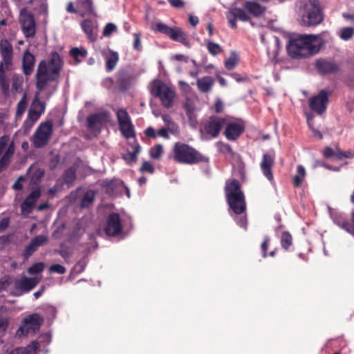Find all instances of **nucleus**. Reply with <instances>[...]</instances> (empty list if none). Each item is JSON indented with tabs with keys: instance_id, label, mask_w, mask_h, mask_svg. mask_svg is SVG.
<instances>
[{
	"instance_id": "4",
	"label": "nucleus",
	"mask_w": 354,
	"mask_h": 354,
	"mask_svg": "<svg viewBox=\"0 0 354 354\" xmlns=\"http://www.w3.org/2000/svg\"><path fill=\"white\" fill-rule=\"evenodd\" d=\"M265 12V8L254 1H245L242 8L232 7L226 13L229 26L236 28V19L246 21L250 19V15L258 17Z\"/></svg>"
},
{
	"instance_id": "46",
	"label": "nucleus",
	"mask_w": 354,
	"mask_h": 354,
	"mask_svg": "<svg viewBox=\"0 0 354 354\" xmlns=\"http://www.w3.org/2000/svg\"><path fill=\"white\" fill-rule=\"evenodd\" d=\"M45 265L44 263L39 262L34 263L28 269L30 274H35L42 272L44 269Z\"/></svg>"
},
{
	"instance_id": "43",
	"label": "nucleus",
	"mask_w": 354,
	"mask_h": 354,
	"mask_svg": "<svg viewBox=\"0 0 354 354\" xmlns=\"http://www.w3.org/2000/svg\"><path fill=\"white\" fill-rule=\"evenodd\" d=\"M282 248L287 250L292 245V236L288 232H283L281 238Z\"/></svg>"
},
{
	"instance_id": "51",
	"label": "nucleus",
	"mask_w": 354,
	"mask_h": 354,
	"mask_svg": "<svg viewBox=\"0 0 354 354\" xmlns=\"http://www.w3.org/2000/svg\"><path fill=\"white\" fill-rule=\"evenodd\" d=\"M66 270V268L60 264H53L49 268V272L51 273L64 274Z\"/></svg>"
},
{
	"instance_id": "12",
	"label": "nucleus",
	"mask_w": 354,
	"mask_h": 354,
	"mask_svg": "<svg viewBox=\"0 0 354 354\" xmlns=\"http://www.w3.org/2000/svg\"><path fill=\"white\" fill-rule=\"evenodd\" d=\"M116 116L122 134L126 138L134 137L133 126L127 111L123 109H118L116 112Z\"/></svg>"
},
{
	"instance_id": "19",
	"label": "nucleus",
	"mask_w": 354,
	"mask_h": 354,
	"mask_svg": "<svg viewBox=\"0 0 354 354\" xmlns=\"http://www.w3.org/2000/svg\"><path fill=\"white\" fill-rule=\"evenodd\" d=\"M39 280L37 277H22L15 281V286L18 290L28 292L34 288L39 283Z\"/></svg>"
},
{
	"instance_id": "56",
	"label": "nucleus",
	"mask_w": 354,
	"mask_h": 354,
	"mask_svg": "<svg viewBox=\"0 0 354 354\" xmlns=\"http://www.w3.org/2000/svg\"><path fill=\"white\" fill-rule=\"evenodd\" d=\"M343 158H354V152L353 151H347L345 152L338 151L337 158L342 159Z\"/></svg>"
},
{
	"instance_id": "15",
	"label": "nucleus",
	"mask_w": 354,
	"mask_h": 354,
	"mask_svg": "<svg viewBox=\"0 0 354 354\" xmlns=\"http://www.w3.org/2000/svg\"><path fill=\"white\" fill-rule=\"evenodd\" d=\"M225 124V119L217 117H211L204 124L205 133L212 138L218 136L222 127Z\"/></svg>"
},
{
	"instance_id": "7",
	"label": "nucleus",
	"mask_w": 354,
	"mask_h": 354,
	"mask_svg": "<svg viewBox=\"0 0 354 354\" xmlns=\"http://www.w3.org/2000/svg\"><path fill=\"white\" fill-rule=\"evenodd\" d=\"M173 152L174 160L179 163L192 165L202 160V156L187 144L175 143Z\"/></svg>"
},
{
	"instance_id": "30",
	"label": "nucleus",
	"mask_w": 354,
	"mask_h": 354,
	"mask_svg": "<svg viewBox=\"0 0 354 354\" xmlns=\"http://www.w3.org/2000/svg\"><path fill=\"white\" fill-rule=\"evenodd\" d=\"M77 7L82 17L93 11L92 0H77Z\"/></svg>"
},
{
	"instance_id": "42",
	"label": "nucleus",
	"mask_w": 354,
	"mask_h": 354,
	"mask_svg": "<svg viewBox=\"0 0 354 354\" xmlns=\"http://www.w3.org/2000/svg\"><path fill=\"white\" fill-rule=\"evenodd\" d=\"M163 153V147L161 145L158 144L150 149V156L153 159H159Z\"/></svg>"
},
{
	"instance_id": "2",
	"label": "nucleus",
	"mask_w": 354,
	"mask_h": 354,
	"mask_svg": "<svg viewBox=\"0 0 354 354\" xmlns=\"http://www.w3.org/2000/svg\"><path fill=\"white\" fill-rule=\"evenodd\" d=\"M323 44L319 35H299L289 41L287 51L293 59H302L317 53Z\"/></svg>"
},
{
	"instance_id": "25",
	"label": "nucleus",
	"mask_w": 354,
	"mask_h": 354,
	"mask_svg": "<svg viewBox=\"0 0 354 354\" xmlns=\"http://www.w3.org/2000/svg\"><path fill=\"white\" fill-rule=\"evenodd\" d=\"M35 64V58L34 55L29 51H26L22 60L23 72L26 75H30L32 73Z\"/></svg>"
},
{
	"instance_id": "59",
	"label": "nucleus",
	"mask_w": 354,
	"mask_h": 354,
	"mask_svg": "<svg viewBox=\"0 0 354 354\" xmlns=\"http://www.w3.org/2000/svg\"><path fill=\"white\" fill-rule=\"evenodd\" d=\"M156 134H157V137L160 136L165 139H169V133H168V131H167V129H165V127L160 129L157 131Z\"/></svg>"
},
{
	"instance_id": "44",
	"label": "nucleus",
	"mask_w": 354,
	"mask_h": 354,
	"mask_svg": "<svg viewBox=\"0 0 354 354\" xmlns=\"http://www.w3.org/2000/svg\"><path fill=\"white\" fill-rule=\"evenodd\" d=\"M207 48L209 53L212 55H216L221 52V46L212 41H208L207 43Z\"/></svg>"
},
{
	"instance_id": "31",
	"label": "nucleus",
	"mask_w": 354,
	"mask_h": 354,
	"mask_svg": "<svg viewBox=\"0 0 354 354\" xmlns=\"http://www.w3.org/2000/svg\"><path fill=\"white\" fill-rule=\"evenodd\" d=\"M81 27L90 41H94L95 36L93 35L94 24L91 20L85 19L81 23Z\"/></svg>"
},
{
	"instance_id": "54",
	"label": "nucleus",
	"mask_w": 354,
	"mask_h": 354,
	"mask_svg": "<svg viewBox=\"0 0 354 354\" xmlns=\"http://www.w3.org/2000/svg\"><path fill=\"white\" fill-rule=\"evenodd\" d=\"M140 171L142 172H149L152 174L154 171V167L150 162L145 161L142 163Z\"/></svg>"
},
{
	"instance_id": "11",
	"label": "nucleus",
	"mask_w": 354,
	"mask_h": 354,
	"mask_svg": "<svg viewBox=\"0 0 354 354\" xmlns=\"http://www.w3.org/2000/svg\"><path fill=\"white\" fill-rule=\"evenodd\" d=\"M43 319L37 313H34L25 318L22 325L17 330L16 335L19 337L27 335L30 332H35L40 328Z\"/></svg>"
},
{
	"instance_id": "41",
	"label": "nucleus",
	"mask_w": 354,
	"mask_h": 354,
	"mask_svg": "<svg viewBox=\"0 0 354 354\" xmlns=\"http://www.w3.org/2000/svg\"><path fill=\"white\" fill-rule=\"evenodd\" d=\"M70 55L76 59L77 62L80 61L78 59L79 57H85L87 55V51L84 48H73L70 51Z\"/></svg>"
},
{
	"instance_id": "21",
	"label": "nucleus",
	"mask_w": 354,
	"mask_h": 354,
	"mask_svg": "<svg viewBox=\"0 0 354 354\" xmlns=\"http://www.w3.org/2000/svg\"><path fill=\"white\" fill-rule=\"evenodd\" d=\"M41 195L40 189L37 188L26 197L22 203L21 207L24 213H30L32 210L34 205Z\"/></svg>"
},
{
	"instance_id": "13",
	"label": "nucleus",
	"mask_w": 354,
	"mask_h": 354,
	"mask_svg": "<svg viewBox=\"0 0 354 354\" xmlns=\"http://www.w3.org/2000/svg\"><path fill=\"white\" fill-rule=\"evenodd\" d=\"M329 102V93L325 91H320L317 95L313 96L309 100V106L315 113L322 115L326 110Z\"/></svg>"
},
{
	"instance_id": "23",
	"label": "nucleus",
	"mask_w": 354,
	"mask_h": 354,
	"mask_svg": "<svg viewBox=\"0 0 354 354\" xmlns=\"http://www.w3.org/2000/svg\"><path fill=\"white\" fill-rule=\"evenodd\" d=\"M328 211L330 218L333 221L334 223H335L339 227L344 229L347 232L348 231H350L351 223L346 221L343 214L332 209L330 207H328Z\"/></svg>"
},
{
	"instance_id": "9",
	"label": "nucleus",
	"mask_w": 354,
	"mask_h": 354,
	"mask_svg": "<svg viewBox=\"0 0 354 354\" xmlns=\"http://www.w3.org/2000/svg\"><path fill=\"white\" fill-rule=\"evenodd\" d=\"M15 153V145L9 136L4 135L0 138V173L2 172L10 162Z\"/></svg>"
},
{
	"instance_id": "16",
	"label": "nucleus",
	"mask_w": 354,
	"mask_h": 354,
	"mask_svg": "<svg viewBox=\"0 0 354 354\" xmlns=\"http://www.w3.org/2000/svg\"><path fill=\"white\" fill-rule=\"evenodd\" d=\"M109 120L106 113H97L87 118V127L91 131H100L102 125Z\"/></svg>"
},
{
	"instance_id": "52",
	"label": "nucleus",
	"mask_w": 354,
	"mask_h": 354,
	"mask_svg": "<svg viewBox=\"0 0 354 354\" xmlns=\"http://www.w3.org/2000/svg\"><path fill=\"white\" fill-rule=\"evenodd\" d=\"M38 248L33 244L32 241L31 240L29 245L26 247L24 250V257L27 259L31 256V254L37 250Z\"/></svg>"
},
{
	"instance_id": "63",
	"label": "nucleus",
	"mask_w": 354,
	"mask_h": 354,
	"mask_svg": "<svg viewBox=\"0 0 354 354\" xmlns=\"http://www.w3.org/2000/svg\"><path fill=\"white\" fill-rule=\"evenodd\" d=\"M23 180V178L21 176L19 177L17 180L13 184L12 188L15 190H19L22 188V184L21 180Z\"/></svg>"
},
{
	"instance_id": "64",
	"label": "nucleus",
	"mask_w": 354,
	"mask_h": 354,
	"mask_svg": "<svg viewBox=\"0 0 354 354\" xmlns=\"http://www.w3.org/2000/svg\"><path fill=\"white\" fill-rule=\"evenodd\" d=\"M189 21L192 26H196L199 22V19L196 16L189 15Z\"/></svg>"
},
{
	"instance_id": "36",
	"label": "nucleus",
	"mask_w": 354,
	"mask_h": 354,
	"mask_svg": "<svg viewBox=\"0 0 354 354\" xmlns=\"http://www.w3.org/2000/svg\"><path fill=\"white\" fill-rule=\"evenodd\" d=\"M95 197V193L93 190H88L82 197L81 201L82 207H88L94 201Z\"/></svg>"
},
{
	"instance_id": "5",
	"label": "nucleus",
	"mask_w": 354,
	"mask_h": 354,
	"mask_svg": "<svg viewBox=\"0 0 354 354\" xmlns=\"http://www.w3.org/2000/svg\"><path fill=\"white\" fill-rule=\"evenodd\" d=\"M0 48L2 57L0 62V86L2 93L8 96L10 91V82L6 72L10 71L12 66V46L8 40L4 39L1 41Z\"/></svg>"
},
{
	"instance_id": "49",
	"label": "nucleus",
	"mask_w": 354,
	"mask_h": 354,
	"mask_svg": "<svg viewBox=\"0 0 354 354\" xmlns=\"http://www.w3.org/2000/svg\"><path fill=\"white\" fill-rule=\"evenodd\" d=\"M33 244L37 248L46 243L48 241V237L44 235H39L32 239Z\"/></svg>"
},
{
	"instance_id": "8",
	"label": "nucleus",
	"mask_w": 354,
	"mask_h": 354,
	"mask_svg": "<svg viewBox=\"0 0 354 354\" xmlns=\"http://www.w3.org/2000/svg\"><path fill=\"white\" fill-rule=\"evenodd\" d=\"M149 89L152 95L160 100L162 106L167 109L171 107L176 95L171 87L161 80H156L150 83Z\"/></svg>"
},
{
	"instance_id": "33",
	"label": "nucleus",
	"mask_w": 354,
	"mask_h": 354,
	"mask_svg": "<svg viewBox=\"0 0 354 354\" xmlns=\"http://www.w3.org/2000/svg\"><path fill=\"white\" fill-rule=\"evenodd\" d=\"M23 83V77L21 75L15 74L12 78V93L14 94L21 93L22 91Z\"/></svg>"
},
{
	"instance_id": "3",
	"label": "nucleus",
	"mask_w": 354,
	"mask_h": 354,
	"mask_svg": "<svg viewBox=\"0 0 354 354\" xmlns=\"http://www.w3.org/2000/svg\"><path fill=\"white\" fill-rule=\"evenodd\" d=\"M296 13L304 26H315L320 24L324 18L319 0H298Z\"/></svg>"
},
{
	"instance_id": "55",
	"label": "nucleus",
	"mask_w": 354,
	"mask_h": 354,
	"mask_svg": "<svg viewBox=\"0 0 354 354\" xmlns=\"http://www.w3.org/2000/svg\"><path fill=\"white\" fill-rule=\"evenodd\" d=\"M190 62L193 64L194 69L190 71L189 74L192 77H196L200 73L199 65L194 59H192Z\"/></svg>"
},
{
	"instance_id": "6",
	"label": "nucleus",
	"mask_w": 354,
	"mask_h": 354,
	"mask_svg": "<svg viewBox=\"0 0 354 354\" xmlns=\"http://www.w3.org/2000/svg\"><path fill=\"white\" fill-rule=\"evenodd\" d=\"M225 195L230 209L235 214H241L245 210L244 194L238 180L233 179L226 182Z\"/></svg>"
},
{
	"instance_id": "34",
	"label": "nucleus",
	"mask_w": 354,
	"mask_h": 354,
	"mask_svg": "<svg viewBox=\"0 0 354 354\" xmlns=\"http://www.w3.org/2000/svg\"><path fill=\"white\" fill-rule=\"evenodd\" d=\"M173 28L162 22H156L151 27L153 31L166 35L168 37L171 35Z\"/></svg>"
},
{
	"instance_id": "18",
	"label": "nucleus",
	"mask_w": 354,
	"mask_h": 354,
	"mask_svg": "<svg viewBox=\"0 0 354 354\" xmlns=\"http://www.w3.org/2000/svg\"><path fill=\"white\" fill-rule=\"evenodd\" d=\"M122 230L120 216L118 214H111L107 219L105 232L108 236H116Z\"/></svg>"
},
{
	"instance_id": "24",
	"label": "nucleus",
	"mask_w": 354,
	"mask_h": 354,
	"mask_svg": "<svg viewBox=\"0 0 354 354\" xmlns=\"http://www.w3.org/2000/svg\"><path fill=\"white\" fill-rule=\"evenodd\" d=\"M280 49L279 39L277 37H272L268 42L267 54L272 62L277 61V57Z\"/></svg>"
},
{
	"instance_id": "35",
	"label": "nucleus",
	"mask_w": 354,
	"mask_h": 354,
	"mask_svg": "<svg viewBox=\"0 0 354 354\" xmlns=\"http://www.w3.org/2000/svg\"><path fill=\"white\" fill-rule=\"evenodd\" d=\"M338 35L341 39L348 41L354 36V28L352 27H344L339 30Z\"/></svg>"
},
{
	"instance_id": "26",
	"label": "nucleus",
	"mask_w": 354,
	"mask_h": 354,
	"mask_svg": "<svg viewBox=\"0 0 354 354\" xmlns=\"http://www.w3.org/2000/svg\"><path fill=\"white\" fill-rule=\"evenodd\" d=\"M184 109L186 111V115L189 119V122L191 126H194L196 122V109L193 100L187 99L184 104Z\"/></svg>"
},
{
	"instance_id": "29",
	"label": "nucleus",
	"mask_w": 354,
	"mask_h": 354,
	"mask_svg": "<svg viewBox=\"0 0 354 354\" xmlns=\"http://www.w3.org/2000/svg\"><path fill=\"white\" fill-rule=\"evenodd\" d=\"M214 84V80L212 77L209 76H205L202 78H198L197 86L198 89L203 93H207L212 90Z\"/></svg>"
},
{
	"instance_id": "62",
	"label": "nucleus",
	"mask_w": 354,
	"mask_h": 354,
	"mask_svg": "<svg viewBox=\"0 0 354 354\" xmlns=\"http://www.w3.org/2000/svg\"><path fill=\"white\" fill-rule=\"evenodd\" d=\"M169 3L175 8H181L184 3L181 0H169Z\"/></svg>"
},
{
	"instance_id": "28",
	"label": "nucleus",
	"mask_w": 354,
	"mask_h": 354,
	"mask_svg": "<svg viewBox=\"0 0 354 354\" xmlns=\"http://www.w3.org/2000/svg\"><path fill=\"white\" fill-rule=\"evenodd\" d=\"M169 37L172 40L180 42L186 46H189V42L187 35L180 28L174 27Z\"/></svg>"
},
{
	"instance_id": "58",
	"label": "nucleus",
	"mask_w": 354,
	"mask_h": 354,
	"mask_svg": "<svg viewBox=\"0 0 354 354\" xmlns=\"http://www.w3.org/2000/svg\"><path fill=\"white\" fill-rule=\"evenodd\" d=\"M157 131L154 128L149 127L145 131V136L149 138L155 139L157 138Z\"/></svg>"
},
{
	"instance_id": "38",
	"label": "nucleus",
	"mask_w": 354,
	"mask_h": 354,
	"mask_svg": "<svg viewBox=\"0 0 354 354\" xmlns=\"http://www.w3.org/2000/svg\"><path fill=\"white\" fill-rule=\"evenodd\" d=\"M27 106L26 94L23 95L22 98L17 104L16 117L20 118L26 111Z\"/></svg>"
},
{
	"instance_id": "39",
	"label": "nucleus",
	"mask_w": 354,
	"mask_h": 354,
	"mask_svg": "<svg viewBox=\"0 0 354 354\" xmlns=\"http://www.w3.org/2000/svg\"><path fill=\"white\" fill-rule=\"evenodd\" d=\"M239 62V58L235 52H232L229 58L225 61V66L227 70L234 69Z\"/></svg>"
},
{
	"instance_id": "53",
	"label": "nucleus",
	"mask_w": 354,
	"mask_h": 354,
	"mask_svg": "<svg viewBox=\"0 0 354 354\" xmlns=\"http://www.w3.org/2000/svg\"><path fill=\"white\" fill-rule=\"evenodd\" d=\"M165 127L169 133L172 135H178L179 133L178 125L174 122H170V124Z\"/></svg>"
},
{
	"instance_id": "60",
	"label": "nucleus",
	"mask_w": 354,
	"mask_h": 354,
	"mask_svg": "<svg viewBox=\"0 0 354 354\" xmlns=\"http://www.w3.org/2000/svg\"><path fill=\"white\" fill-rule=\"evenodd\" d=\"M269 241H270V239L268 237H265L264 241L261 244V250L263 252V257L264 258L267 257L266 250L268 247Z\"/></svg>"
},
{
	"instance_id": "32",
	"label": "nucleus",
	"mask_w": 354,
	"mask_h": 354,
	"mask_svg": "<svg viewBox=\"0 0 354 354\" xmlns=\"http://www.w3.org/2000/svg\"><path fill=\"white\" fill-rule=\"evenodd\" d=\"M306 177V169L302 165L297 167V172L293 177V184L295 187H299L301 186Z\"/></svg>"
},
{
	"instance_id": "37",
	"label": "nucleus",
	"mask_w": 354,
	"mask_h": 354,
	"mask_svg": "<svg viewBox=\"0 0 354 354\" xmlns=\"http://www.w3.org/2000/svg\"><path fill=\"white\" fill-rule=\"evenodd\" d=\"M38 118H36L29 114H28L26 119L24 120L21 129H23L25 133H29L32 129L35 122L38 120Z\"/></svg>"
},
{
	"instance_id": "40",
	"label": "nucleus",
	"mask_w": 354,
	"mask_h": 354,
	"mask_svg": "<svg viewBox=\"0 0 354 354\" xmlns=\"http://www.w3.org/2000/svg\"><path fill=\"white\" fill-rule=\"evenodd\" d=\"M24 354H37L39 348V344L37 341H32L26 346L21 347Z\"/></svg>"
},
{
	"instance_id": "45",
	"label": "nucleus",
	"mask_w": 354,
	"mask_h": 354,
	"mask_svg": "<svg viewBox=\"0 0 354 354\" xmlns=\"http://www.w3.org/2000/svg\"><path fill=\"white\" fill-rule=\"evenodd\" d=\"M76 178L75 170L73 168L67 169L64 176V181L67 184H71Z\"/></svg>"
},
{
	"instance_id": "48",
	"label": "nucleus",
	"mask_w": 354,
	"mask_h": 354,
	"mask_svg": "<svg viewBox=\"0 0 354 354\" xmlns=\"http://www.w3.org/2000/svg\"><path fill=\"white\" fill-rule=\"evenodd\" d=\"M216 147L218 151L221 153H232V148L228 144H225L222 142H218L216 143Z\"/></svg>"
},
{
	"instance_id": "14",
	"label": "nucleus",
	"mask_w": 354,
	"mask_h": 354,
	"mask_svg": "<svg viewBox=\"0 0 354 354\" xmlns=\"http://www.w3.org/2000/svg\"><path fill=\"white\" fill-rule=\"evenodd\" d=\"M20 22L22 30L26 37H32L35 35L36 28L32 15L27 10H21L20 13Z\"/></svg>"
},
{
	"instance_id": "27",
	"label": "nucleus",
	"mask_w": 354,
	"mask_h": 354,
	"mask_svg": "<svg viewBox=\"0 0 354 354\" xmlns=\"http://www.w3.org/2000/svg\"><path fill=\"white\" fill-rule=\"evenodd\" d=\"M315 66L317 71L322 74L334 72L337 68L333 62L324 59L317 60Z\"/></svg>"
},
{
	"instance_id": "17",
	"label": "nucleus",
	"mask_w": 354,
	"mask_h": 354,
	"mask_svg": "<svg viewBox=\"0 0 354 354\" xmlns=\"http://www.w3.org/2000/svg\"><path fill=\"white\" fill-rule=\"evenodd\" d=\"M245 127L241 121L229 122L226 124L225 135L230 140H236L243 132Z\"/></svg>"
},
{
	"instance_id": "1",
	"label": "nucleus",
	"mask_w": 354,
	"mask_h": 354,
	"mask_svg": "<svg viewBox=\"0 0 354 354\" xmlns=\"http://www.w3.org/2000/svg\"><path fill=\"white\" fill-rule=\"evenodd\" d=\"M62 66V59L56 52L51 54L49 61L42 60L39 63L35 75L36 87L39 91L35 95L28 114L39 119L41 114L44 113L46 104L39 100V94L43 91L47 90L46 97L48 99L51 97L57 86H52L50 82L59 78Z\"/></svg>"
},
{
	"instance_id": "10",
	"label": "nucleus",
	"mask_w": 354,
	"mask_h": 354,
	"mask_svg": "<svg viewBox=\"0 0 354 354\" xmlns=\"http://www.w3.org/2000/svg\"><path fill=\"white\" fill-rule=\"evenodd\" d=\"M53 133V123L51 121L41 122L36 129L32 142L35 147L40 148L45 146L49 141Z\"/></svg>"
},
{
	"instance_id": "57",
	"label": "nucleus",
	"mask_w": 354,
	"mask_h": 354,
	"mask_svg": "<svg viewBox=\"0 0 354 354\" xmlns=\"http://www.w3.org/2000/svg\"><path fill=\"white\" fill-rule=\"evenodd\" d=\"M338 153V151L335 152L332 148L327 147L323 151V154L325 158H331L335 156L337 158V154Z\"/></svg>"
},
{
	"instance_id": "22",
	"label": "nucleus",
	"mask_w": 354,
	"mask_h": 354,
	"mask_svg": "<svg viewBox=\"0 0 354 354\" xmlns=\"http://www.w3.org/2000/svg\"><path fill=\"white\" fill-rule=\"evenodd\" d=\"M104 58L106 62V70L108 72L112 71L115 66L119 60V55L117 52L113 51L111 49H108L106 50H104L102 53Z\"/></svg>"
},
{
	"instance_id": "20",
	"label": "nucleus",
	"mask_w": 354,
	"mask_h": 354,
	"mask_svg": "<svg viewBox=\"0 0 354 354\" xmlns=\"http://www.w3.org/2000/svg\"><path fill=\"white\" fill-rule=\"evenodd\" d=\"M274 157L271 153H264L263 155L262 161L261 162V169L267 178V179L272 182L273 180V175L272 172V167L274 165Z\"/></svg>"
},
{
	"instance_id": "61",
	"label": "nucleus",
	"mask_w": 354,
	"mask_h": 354,
	"mask_svg": "<svg viewBox=\"0 0 354 354\" xmlns=\"http://www.w3.org/2000/svg\"><path fill=\"white\" fill-rule=\"evenodd\" d=\"M235 219H236L237 224L239 226H241L242 227H245L246 224H247V221H246L245 216H241L239 218L236 217Z\"/></svg>"
},
{
	"instance_id": "50",
	"label": "nucleus",
	"mask_w": 354,
	"mask_h": 354,
	"mask_svg": "<svg viewBox=\"0 0 354 354\" xmlns=\"http://www.w3.org/2000/svg\"><path fill=\"white\" fill-rule=\"evenodd\" d=\"M117 27L112 23L107 24L103 30V35L109 37L113 32L116 31Z\"/></svg>"
},
{
	"instance_id": "47",
	"label": "nucleus",
	"mask_w": 354,
	"mask_h": 354,
	"mask_svg": "<svg viewBox=\"0 0 354 354\" xmlns=\"http://www.w3.org/2000/svg\"><path fill=\"white\" fill-rule=\"evenodd\" d=\"M133 48L136 50L141 51L142 50V44H141V33L140 32H137L133 33Z\"/></svg>"
}]
</instances>
